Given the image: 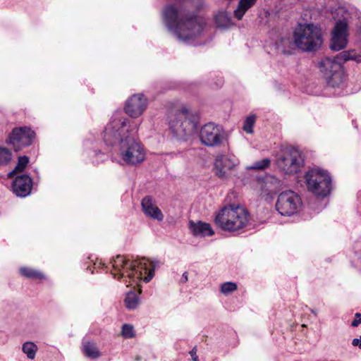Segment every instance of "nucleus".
I'll use <instances>...</instances> for the list:
<instances>
[{
  "label": "nucleus",
  "mask_w": 361,
  "mask_h": 361,
  "mask_svg": "<svg viewBox=\"0 0 361 361\" xmlns=\"http://www.w3.org/2000/svg\"><path fill=\"white\" fill-rule=\"evenodd\" d=\"M138 124L130 121L121 111L115 112L103 133V140L108 146L118 145L119 155L125 164L135 166L142 163L145 153L141 143L135 138Z\"/></svg>",
  "instance_id": "obj_2"
},
{
  "label": "nucleus",
  "mask_w": 361,
  "mask_h": 361,
  "mask_svg": "<svg viewBox=\"0 0 361 361\" xmlns=\"http://www.w3.org/2000/svg\"><path fill=\"white\" fill-rule=\"evenodd\" d=\"M353 60L361 62V55L355 50L343 51L333 57H325L319 62V68L323 73L329 86H339L344 80V71L342 63Z\"/></svg>",
  "instance_id": "obj_5"
},
{
  "label": "nucleus",
  "mask_w": 361,
  "mask_h": 361,
  "mask_svg": "<svg viewBox=\"0 0 361 361\" xmlns=\"http://www.w3.org/2000/svg\"><path fill=\"white\" fill-rule=\"evenodd\" d=\"M302 206V200L298 193L293 190H286L279 195L276 209L281 216H290L297 214Z\"/></svg>",
  "instance_id": "obj_10"
},
{
  "label": "nucleus",
  "mask_w": 361,
  "mask_h": 361,
  "mask_svg": "<svg viewBox=\"0 0 361 361\" xmlns=\"http://www.w3.org/2000/svg\"><path fill=\"white\" fill-rule=\"evenodd\" d=\"M215 21L219 27H227L230 24V18L224 12L216 16Z\"/></svg>",
  "instance_id": "obj_28"
},
{
  "label": "nucleus",
  "mask_w": 361,
  "mask_h": 361,
  "mask_svg": "<svg viewBox=\"0 0 361 361\" xmlns=\"http://www.w3.org/2000/svg\"><path fill=\"white\" fill-rule=\"evenodd\" d=\"M190 229L195 236H212L214 234V231L209 224L198 221L195 223L190 221Z\"/></svg>",
  "instance_id": "obj_18"
},
{
  "label": "nucleus",
  "mask_w": 361,
  "mask_h": 361,
  "mask_svg": "<svg viewBox=\"0 0 361 361\" xmlns=\"http://www.w3.org/2000/svg\"><path fill=\"white\" fill-rule=\"evenodd\" d=\"M235 166L232 159L226 155L218 156L214 162L215 174L221 178L226 177V173L231 170Z\"/></svg>",
  "instance_id": "obj_16"
},
{
  "label": "nucleus",
  "mask_w": 361,
  "mask_h": 361,
  "mask_svg": "<svg viewBox=\"0 0 361 361\" xmlns=\"http://www.w3.org/2000/svg\"><path fill=\"white\" fill-rule=\"evenodd\" d=\"M197 346H194L192 349L189 352V354L191 357L192 361H199V357L197 355Z\"/></svg>",
  "instance_id": "obj_32"
},
{
  "label": "nucleus",
  "mask_w": 361,
  "mask_h": 361,
  "mask_svg": "<svg viewBox=\"0 0 361 361\" xmlns=\"http://www.w3.org/2000/svg\"><path fill=\"white\" fill-rule=\"evenodd\" d=\"M257 0H240L237 8L234 11V16L238 20H241L245 12L251 8Z\"/></svg>",
  "instance_id": "obj_20"
},
{
  "label": "nucleus",
  "mask_w": 361,
  "mask_h": 361,
  "mask_svg": "<svg viewBox=\"0 0 361 361\" xmlns=\"http://www.w3.org/2000/svg\"><path fill=\"white\" fill-rule=\"evenodd\" d=\"M305 179L308 191L317 197L324 198L331 193L332 181L327 171L311 169L305 173Z\"/></svg>",
  "instance_id": "obj_7"
},
{
  "label": "nucleus",
  "mask_w": 361,
  "mask_h": 361,
  "mask_svg": "<svg viewBox=\"0 0 361 361\" xmlns=\"http://www.w3.org/2000/svg\"><path fill=\"white\" fill-rule=\"evenodd\" d=\"M88 154L91 157L92 163L98 164L105 159V154L101 150H90L87 152Z\"/></svg>",
  "instance_id": "obj_27"
},
{
  "label": "nucleus",
  "mask_w": 361,
  "mask_h": 361,
  "mask_svg": "<svg viewBox=\"0 0 361 361\" xmlns=\"http://www.w3.org/2000/svg\"><path fill=\"white\" fill-rule=\"evenodd\" d=\"M199 115L183 106L176 114L175 118L169 121V128L179 137L190 135L197 129Z\"/></svg>",
  "instance_id": "obj_8"
},
{
  "label": "nucleus",
  "mask_w": 361,
  "mask_h": 361,
  "mask_svg": "<svg viewBox=\"0 0 361 361\" xmlns=\"http://www.w3.org/2000/svg\"><path fill=\"white\" fill-rule=\"evenodd\" d=\"M35 137V133L28 127H20L13 129L9 134L6 143L11 145L16 152L30 146Z\"/></svg>",
  "instance_id": "obj_11"
},
{
  "label": "nucleus",
  "mask_w": 361,
  "mask_h": 361,
  "mask_svg": "<svg viewBox=\"0 0 361 361\" xmlns=\"http://www.w3.org/2000/svg\"><path fill=\"white\" fill-rule=\"evenodd\" d=\"M294 42L290 38H282L277 44L279 52L284 55L293 54L294 46L305 52L317 51L323 44L322 32L314 23L299 24L293 32Z\"/></svg>",
  "instance_id": "obj_3"
},
{
  "label": "nucleus",
  "mask_w": 361,
  "mask_h": 361,
  "mask_svg": "<svg viewBox=\"0 0 361 361\" xmlns=\"http://www.w3.org/2000/svg\"><path fill=\"white\" fill-rule=\"evenodd\" d=\"M348 24L345 20H338L336 22L332 30L329 47L333 51L343 49L348 42Z\"/></svg>",
  "instance_id": "obj_13"
},
{
  "label": "nucleus",
  "mask_w": 361,
  "mask_h": 361,
  "mask_svg": "<svg viewBox=\"0 0 361 361\" xmlns=\"http://www.w3.org/2000/svg\"><path fill=\"white\" fill-rule=\"evenodd\" d=\"M256 116L255 115H250L247 116L243 124V129L247 133H252L253 132V126L255 123Z\"/></svg>",
  "instance_id": "obj_26"
},
{
  "label": "nucleus",
  "mask_w": 361,
  "mask_h": 361,
  "mask_svg": "<svg viewBox=\"0 0 361 361\" xmlns=\"http://www.w3.org/2000/svg\"><path fill=\"white\" fill-rule=\"evenodd\" d=\"M224 81L221 78L218 79V82L216 84V87H220L223 85Z\"/></svg>",
  "instance_id": "obj_37"
},
{
  "label": "nucleus",
  "mask_w": 361,
  "mask_h": 361,
  "mask_svg": "<svg viewBox=\"0 0 361 361\" xmlns=\"http://www.w3.org/2000/svg\"><path fill=\"white\" fill-rule=\"evenodd\" d=\"M247 212L241 207L228 206L216 215L215 224L223 231H235L243 228L248 222Z\"/></svg>",
  "instance_id": "obj_6"
},
{
  "label": "nucleus",
  "mask_w": 361,
  "mask_h": 361,
  "mask_svg": "<svg viewBox=\"0 0 361 361\" xmlns=\"http://www.w3.org/2000/svg\"><path fill=\"white\" fill-rule=\"evenodd\" d=\"M312 312L313 314H317V312H316L314 310H312Z\"/></svg>",
  "instance_id": "obj_39"
},
{
  "label": "nucleus",
  "mask_w": 361,
  "mask_h": 361,
  "mask_svg": "<svg viewBox=\"0 0 361 361\" xmlns=\"http://www.w3.org/2000/svg\"><path fill=\"white\" fill-rule=\"evenodd\" d=\"M224 138L223 128L214 123H208L204 125L200 132L201 142L207 147L220 145Z\"/></svg>",
  "instance_id": "obj_12"
},
{
  "label": "nucleus",
  "mask_w": 361,
  "mask_h": 361,
  "mask_svg": "<svg viewBox=\"0 0 361 361\" xmlns=\"http://www.w3.org/2000/svg\"><path fill=\"white\" fill-rule=\"evenodd\" d=\"M112 267L117 273H113L114 278L120 279L124 276L133 281L143 280L149 282L154 276L155 269L159 261H149L143 257L140 259L130 260L123 255H117L112 261Z\"/></svg>",
  "instance_id": "obj_4"
},
{
  "label": "nucleus",
  "mask_w": 361,
  "mask_h": 361,
  "mask_svg": "<svg viewBox=\"0 0 361 361\" xmlns=\"http://www.w3.org/2000/svg\"><path fill=\"white\" fill-rule=\"evenodd\" d=\"M200 8L201 0H175L164 7L163 24L177 39L189 43L200 37L205 27Z\"/></svg>",
  "instance_id": "obj_1"
},
{
  "label": "nucleus",
  "mask_w": 361,
  "mask_h": 361,
  "mask_svg": "<svg viewBox=\"0 0 361 361\" xmlns=\"http://www.w3.org/2000/svg\"><path fill=\"white\" fill-rule=\"evenodd\" d=\"M271 161L268 158H264L259 161H255L252 165L247 167L250 170H264L270 165Z\"/></svg>",
  "instance_id": "obj_25"
},
{
  "label": "nucleus",
  "mask_w": 361,
  "mask_h": 361,
  "mask_svg": "<svg viewBox=\"0 0 361 361\" xmlns=\"http://www.w3.org/2000/svg\"><path fill=\"white\" fill-rule=\"evenodd\" d=\"M37 349V346L33 342H25L22 346L23 352L30 360H33L35 357Z\"/></svg>",
  "instance_id": "obj_23"
},
{
  "label": "nucleus",
  "mask_w": 361,
  "mask_h": 361,
  "mask_svg": "<svg viewBox=\"0 0 361 361\" xmlns=\"http://www.w3.org/2000/svg\"><path fill=\"white\" fill-rule=\"evenodd\" d=\"M122 336L126 338H131L135 336L134 328L130 324H123L121 331Z\"/></svg>",
  "instance_id": "obj_31"
},
{
  "label": "nucleus",
  "mask_w": 361,
  "mask_h": 361,
  "mask_svg": "<svg viewBox=\"0 0 361 361\" xmlns=\"http://www.w3.org/2000/svg\"><path fill=\"white\" fill-rule=\"evenodd\" d=\"M147 106V99L142 94H133L126 102L124 110L132 118H137Z\"/></svg>",
  "instance_id": "obj_14"
},
{
  "label": "nucleus",
  "mask_w": 361,
  "mask_h": 361,
  "mask_svg": "<svg viewBox=\"0 0 361 361\" xmlns=\"http://www.w3.org/2000/svg\"><path fill=\"white\" fill-rule=\"evenodd\" d=\"M82 350L85 356L90 359H97L101 356L96 344L90 341L82 342Z\"/></svg>",
  "instance_id": "obj_19"
},
{
  "label": "nucleus",
  "mask_w": 361,
  "mask_h": 361,
  "mask_svg": "<svg viewBox=\"0 0 361 361\" xmlns=\"http://www.w3.org/2000/svg\"><path fill=\"white\" fill-rule=\"evenodd\" d=\"M360 324H361V317H358V319H355L351 324V325L354 327H356Z\"/></svg>",
  "instance_id": "obj_35"
},
{
  "label": "nucleus",
  "mask_w": 361,
  "mask_h": 361,
  "mask_svg": "<svg viewBox=\"0 0 361 361\" xmlns=\"http://www.w3.org/2000/svg\"><path fill=\"white\" fill-rule=\"evenodd\" d=\"M139 302L137 295L133 291H129L125 298V305L128 309H135Z\"/></svg>",
  "instance_id": "obj_24"
},
{
  "label": "nucleus",
  "mask_w": 361,
  "mask_h": 361,
  "mask_svg": "<svg viewBox=\"0 0 361 361\" xmlns=\"http://www.w3.org/2000/svg\"><path fill=\"white\" fill-rule=\"evenodd\" d=\"M20 273L22 276L27 279H41L44 278V276L42 272L29 267L20 268Z\"/></svg>",
  "instance_id": "obj_22"
},
{
  "label": "nucleus",
  "mask_w": 361,
  "mask_h": 361,
  "mask_svg": "<svg viewBox=\"0 0 361 361\" xmlns=\"http://www.w3.org/2000/svg\"><path fill=\"white\" fill-rule=\"evenodd\" d=\"M12 159V152L6 147L0 146V167L8 166Z\"/></svg>",
  "instance_id": "obj_21"
},
{
  "label": "nucleus",
  "mask_w": 361,
  "mask_h": 361,
  "mask_svg": "<svg viewBox=\"0 0 361 361\" xmlns=\"http://www.w3.org/2000/svg\"><path fill=\"white\" fill-rule=\"evenodd\" d=\"M352 345L353 346H357L359 348L361 349V335L359 338H354L353 340Z\"/></svg>",
  "instance_id": "obj_33"
},
{
  "label": "nucleus",
  "mask_w": 361,
  "mask_h": 361,
  "mask_svg": "<svg viewBox=\"0 0 361 361\" xmlns=\"http://www.w3.org/2000/svg\"><path fill=\"white\" fill-rule=\"evenodd\" d=\"M29 163V157L27 156H20L18 157V163L15 166L16 171L19 173L23 172L27 164Z\"/></svg>",
  "instance_id": "obj_30"
},
{
  "label": "nucleus",
  "mask_w": 361,
  "mask_h": 361,
  "mask_svg": "<svg viewBox=\"0 0 361 361\" xmlns=\"http://www.w3.org/2000/svg\"><path fill=\"white\" fill-rule=\"evenodd\" d=\"M354 316H361L360 312H356Z\"/></svg>",
  "instance_id": "obj_38"
},
{
  "label": "nucleus",
  "mask_w": 361,
  "mask_h": 361,
  "mask_svg": "<svg viewBox=\"0 0 361 361\" xmlns=\"http://www.w3.org/2000/svg\"><path fill=\"white\" fill-rule=\"evenodd\" d=\"M304 159L301 152L290 145H281L276 156L277 167L285 173L293 174L300 171Z\"/></svg>",
  "instance_id": "obj_9"
},
{
  "label": "nucleus",
  "mask_w": 361,
  "mask_h": 361,
  "mask_svg": "<svg viewBox=\"0 0 361 361\" xmlns=\"http://www.w3.org/2000/svg\"><path fill=\"white\" fill-rule=\"evenodd\" d=\"M141 206L144 214L153 219L161 221L164 215L158 207L153 203V198L151 196H146L141 201Z\"/></svg>",
  "instance_id": "obj_17"
},
{
  "label": "nucleus",
  "mask_w": 361,
  "mask_h": 361,
  "mask_svg": "<svg viewBox=\"0 0 361 361\" xmlns=\"http://www.w3.org/2000/svg\"><path fill=\"white\" fill-rule=\"evenodd\" d=\"M19 173L18 171H16V169L14 168L11 171H10L8 173V177L9 178H13L16 173Z\"/></svg>",
  "instance_id": "obj_36"
},
{
  "label": "nucleus",
  "mask_w": 361,
  "mask_h": 361,
  "mask_svg": "<svg viewBox=\"0 0 361 361\" xmlns=\"http://www.w3.org/2000/svg\"><path fill=\"white\" fill-rule=\"evenodd\" d=\"M13 192L18 197H25L28 196L32 188V179L27 174L16 176L13 181Z\"/></svg>",
  "instance_id": "obj_15"
},
{
  "label": "nucleus",
  "mask_w": 361,
  "mask_h": 361,
  "mask_svg": "<svg viewBox=\"0 0 361 361\" xmlns=\"http://www.w3.org/2000/svg\"><path fill=\"white\" fill-rule=\"evenodd\" d=\"M188 281V274L187 271H185L181 277L180 282L183 283H186Z\"/></svg>",
  "instance_id": "obj_34"
},
{
  "label": "nucleus",
  "mask_w": 361,
  "mask_h": 361,
  "mask_svg": "<svg viewBox=\"0 0 361 361\" xmlns=\"http://www.w3.org/2000/svg\"><path fill=\"white\" fill-rule=\"evenodd\" d=\"M237 285L233 282H226L221 284V291L224 295H228L237 289Z\"/></svg>",
  "instance_id": "obj_29"
}]
</instances>
